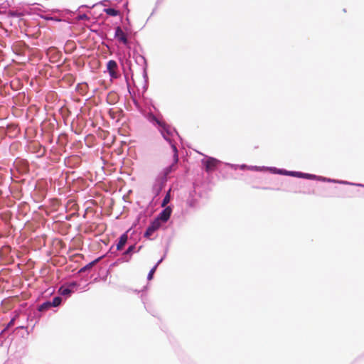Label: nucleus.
<instances>
[{"label": "nucleus", "mask_w": 364, "mask_h": 364, "mask_svg": "<svg viewBox=\"0 0 364 364\" xmlns=\"http://www.w3.org/2000/svg\"><path fill=\"white\" fill-rule=\"evenodd\" d=\"M289 175L290 176H293L306 178H311V175H309L308 173H301V172H290Z\"/></svg>", "instance_id": "13"}, {"label": "nucleus", "mask_w": 364, "mask_h": 364, "mask_svg": "<svg viewBox=\"0 0 364 364\" xmlns=\"http://www.w3.org/2000/svg\"><path fill=\"white\" fill-rule=\"evenodd\" d=\"M156 122L160 127V132L163 137L171 143V136L175 132V130L163 120L156 119Z\"/></svg>", "instance_id": "1"}, {"label": "nucleus", "mask_w": 364, "mask_h": 364, "mask_svg": "<svg viewBox=\"0 0 364 364\" xmlns=\"http://www.w3.org/2000/svg\"><path fill=\"white\" fill-rule=\"evenodd\" d=\"M171 213L172 209L170 206L165 207V208L162 210V212L159 215V216L156 219L159 220L160 223H166L170 218Z\"/></svg>", "instance_id": "6"}, {"label": "nucleus", "mask_w": 364, "mask_h": 364, "mask_svg": "<svg viewBox=\"0 0 364 364\" xmlns=\"http://www.w3.org/2000/svg\"><path fill=\"white\" fill-rule=\"evenodd\" d=\"M107 69L111 77L117 78L119 77L117 73L118 65L115 60H109L107 63Z\"/></svg>", "instance_id": "2"}, {"label": "nucleus", "mask_w": 364, "mask_h": 364, "mask_svg": "<svg viewBox=\"0 0 364 364\" xmlns=\"http://www.w3.org/2000/svg\"><path fill=\"white\" fill-rule=\"evenodd\" d=\"M61 301L62 299L60 296H55L51 302V306H58L60 304Z\"/></svg>", "instance_id": "15"}, {"label": "nucleus", "mask_w": 364, "mask_h": 364, "mask_svg": "<svg viewBox=\"0 0 364 364\" xmlns=\"http://www.w3.org/2000/svg\"><path fill=\"white\" fill-rule=\"evenodd\" d=\"M333 191H334V193L338 195V196H343L347 192L346 189L341 188H338V187L333 188Z\"/></svg>", "instance_id": "12"}, {"label": "nucleus", "mask_w": 364, "mask_h": 364, "mask_svg": "<svg viewBox=\"0 0 364 364\" xmlns=\"http://www.w3.org/2000/svg\"><path fill=\"white\" fill-rule=\"evenodd\" d=\"M115 38H117L119 42H122L124 45L128 43L127 35L119 26H117L115 28Z\"/></svg>", "instance_id": "7"}, {"label": "nucleus", "mask_w": 364, "mask_h": 364, "mask_svg": "<svg viewBox=\"0 0 364 364\" xmlns=\"http://www.w3.org/2000/svg\"><path fill=\"white\" fill-rule=\"evenodd\" d=\"M156 267H157V264L155 265L149 272V274H148V279L149 280H151L152 278H153V275L156 269Z\"/></svg>", "instance_id": "16"}, {"label": "nucleus", "mask_w": 364, "mask_h": 364, "mask_svg": "<svg viewBox=\"0 0 364 364\" xmlns=\"http://www.w3.org/2000/svg\"><path fill=\"white\" fill-rule=\"evenodd\" d=\"M171 200V189L168 190L166 195L165 196L164 198L163 199L161 206L166 207V205L170 202Z\"/></svg>", "instance_id": "11"}, {"label": "nucleus", "mask_w": 364, "mask_h": 364, "mask_svg": "<svg viewBox=\"0 0 364 364\" xmlns=\"http://www.w3.org/2000/svg\"><path fill=\"white\" fill-rule=\"evenodd\" d=\"M135 250V245H131L128 247V249L123 253L124 257H125L126 261H129L132 252Z\"/></svg>", "instance_id": "9"}, {"label": "nucleus", "mask_w": 364, "mask_h": 364, "mask_svg": "<svg viewBox=\"0 0 364 364\" xmlns=\"http://www.w3.org/2000/svg\"><path fill=\"white\" fill-rule=\"evenodd\" d=\"M69 291H70V290H68V289H65V290H64V291H63V294H65V293L69 292Z\"/></svg>", "instance_id": "18"}, {"label": "nucleus", "mask_w": 364, "mask_h": 364, "mask_svg": "<svg viewBox=\"0 0 364 364\" xmlns=\"http://www.w3.org/2000/svg\"><path fill=\"white\" fill-rule=\"evenodd\" d=\"M50 307H51V302H49V301L44 302L41 306H39L38 311H43L48 309Z\"/></svg>", "instance_id": "14"}, {"label": "nucleus", "mask_w": 364, "mask_h": 364, "mask_svg": "<svg viewBox=\"0 0 364 364\" xmlns=\"http://www.w3.org/2000/svg\"><path fill=\"white\" fill-rule=\"evenodd\" d=\"M104 12L111 16H117L119 14V11L112 8H107L104 9Z\"/></svg>", "instance_id": "10"}, {"label": "nucleus", "mask_w": 364, "mask_h": 364, "mask_svg": "<svg viewBox=\"0 0 364 364\" xmlns=\"http://www.w3.org/2000/svg\"><path fill=\"white\" fill-rule=\"evenodd\" d=\"M99 260H100V258H98V259H97L96 260H95V261H93V262H90L89 264H87V266H85V267L82 270H83V269H88V268H90V267H92V266H93V265H94V264H95L97 261H99Z\"/></svg>", "instance_id": "17"}, {"label": "nucleus", "mask_w": 364, "mask_h": 364, "mask_svg": "<svg viewBox=\"0 0 364 364\" xmlns=\"http://www.w3.org/2000/svg\"><path fill=\"white\" fill-rule=\"evenodd\" d=\"M161 225V223L159 221V220L155 219L147 228L146 232H144V237H150L154 232L157 230Z\"/></svg>", "instance_id": "4"}, {"label": "nucleus", "mask_w": 364, "mask_h": 364, "mask_svg": "<svg viewBox=\"0 0 364 364\" xmlns=\"http://www.w3.org/2000/svg\"><path fill=\"white\" fill-rule=\"evenodd\" d=\"M203 164L205 166V170L206 172H212L216 169L219 164V161L214 158H208L207 160L203 161Z\"/></svg>", "instance_id": "3"}, {"label": "nucleus", "mask_w": 364, "mask_h": 364, "mask_svg": "<svg viewBox=\"0 0 364 364\" xmlns=\"http://www.w3.org/2000/svg\"><path fill=\"white\" fill-rule=\"evenodd\" d=\"M127 240H128L127 234V233L122 234L120 236L119 241L117 244V250L119 251L122 250L124 248V245H126Z\"/></svg>", "instance_id": "8"}, {"label": "nucleus", "mask_w": 364, "mask_h": 364, "mask_svg": "<svg viewBox=\"0 0 364 364\" xmlns=\"http://www.w3.org/2000/svg\"><path fill=\"white\" fill-rule=\"evenodd\" d=\"M173 151V164L167 167L164 170V175L167 176L168 173H170L172 171H174L176 168V164L178 162V151L177 148L174 144H171Z\"/></svg>", "instance_id": "5"}]
</instances>
